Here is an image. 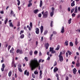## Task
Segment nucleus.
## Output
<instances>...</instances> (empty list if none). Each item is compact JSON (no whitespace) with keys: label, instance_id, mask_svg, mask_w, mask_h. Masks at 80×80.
Returning <instances> with one entry per match:
<instances>
[{"label":"nucleus","instance_id":"09e8293b","mask_svg":"<svg viewBox=\"0 0 80 80\" xmlns=\"http://www.w3.org/2000/svg\"><path fill=\"white\" fill-rule=\"evenodd\" d=\"M52 12H54V11L55 10V8L53 7H52Z\"/></svg>","mask_w":80,"mask_h":80},{"label":"nucleus","instance_id":"7ed1b4c3","mask_svg":"<svg viewBox=\"0 0 80 80\" xmlns=\"http://www.w3.org/2000/svg\"><path fill=\"white\" fill-rule=\"evenodd\" d=\"M54 48H52L50 47L49 48V52H51V53H56V52L55 51H54Z\"/></svg>","mask_w":80,"mask_h":80},{"label":"nucleus","instance_id":"aec40b11","mask_svg":"<svg viewBox=\"0 0 80 80\" xmlns=\"http://www.w3.org/2000/svg\"><path fill=\"white\" fill-rule=\"evenodd\" d=\"M12 71H9L8 74L9 77H11V76H12Z\"/></svg>","mask_w":80,"mask_h":80},{"label":"nucleus","instance_id":"412c9836","mask_svg":"<svg viewBox=\"0 0 80 80\" xmlns=\"http://www.w3.org/2000/svg\"><path fill=\"white\" fill-rule=\"evenodd\" d=\"M68 41H66L65 42V45L66 46H68Z\"/></svg>","mask_w":80,"mask_h":80},{"label":"nucleus","instance_id":"a19ab883","mask_svg":"<svg viewBox=\"0 0 80 80\" xmlns=\"http://www.w3.org/2000/svg\"><path fill=\"white\" fill-rule=\"evenodd\" d=\"M68 53L70 55H71L72 54V52H71L69 50H68Z\"/></svg>","mask_w":80,"mask_h":80},{"label":"nucleus","instance_id":"680f3d73","mask_svg":"<svg viewBox=\"0 0 80 80\" xmlns=\"http://www.w3.org/2000/svg\"><path fill=\"white\" fill-rule=\"evenodd\" d=\"M77 18H80V15H78L77 17Z\"/></svg>","mask_w":80,"mask_h":80},{"label":"nucleus","instance_id":"052dcab7","mask_svg":"<svg viewBox=\"0 0 80 80\" xmlns=\"http://www.w3.org/2000/svg\"><path fill=\"white\" fill-rule=\"evenodd\" d=\"M68 12H70V8L69 7L68 8Z\"/></svg>","mask_w":80,"mask_h":80},{"label":"nucleus","instance_id":"4be33fe9","mask_svg":"<svg viewBox=\"0 0 80 80\" xmlns=\"http://www.w3.org/2000/svg\"><path fill=\"white\" fill-rule=\"evenodd\" d=\"M20 38L21 39L23 38H24V34H22L21 35V36L20 37Z\"/></svg>","mask_w":80,"mask_h":80},{"label":"nucleus","instance_id":"bb28decb","mask_svg":"<svg viewBox=\"0 0 80 80\" xmlns=\"http://www.w3.org/2000/svg\"><path fill=\"white\" fill-rule=\"evenodd\" d=\"M17 2H18V5L19 6L20 4V1L19 0H17Z\"/></svg>","mask_w":80,"mask_h":80},{"label":"nucleus","instance_id":"ddd939ff","mask_svg":"<svg viewBox=\"0 0 80 80\" xmlns=\"http://www.w3.org/2000/svg\"><path fill=\"white\" fill-rule=\"evenodd\" d=\"M40 29H41V33H42L43 31V27L42 26H41L40 28Z\"/></svg>","mask_w":80,"mask_h":80},{"label":"nucleus","instance_id":"2eb2a0df","mask_svg":"<svg viewBox=\"0 0 80 80\" xmlns=\"http://www.w3.org/2000/svg\"><path fill=\"white\" fill-rule=\"evenodd\" d=\"M76 66L77 67H80V62H78V61H77V62L76 63Z\"/></svg>","mask_w":80,"mask_h":80},{"label":"nucleus","instance_id":"4468645a","mask_svg":"<svg viewBox=\"0 0 80 80\" xmlns=\"http://www.w3.org/2000/svg\"><path fill=\"white\" fill-rule=\"evenodd\" d=\"M58 69L57 68V67H55L53 70V72H56L57 71H58Z\"/></svg>","mask_w":80,"mask_h":80},{"label":"nucleus","instance_id":"de8ad7c7","mask_svg":"<svg viewBox=\"0 0 80 80\" xmlns=\"http://www.w3.org/2000/svg\"><path fill=\"white\" fill-rule=\"evenodd\" d=\"M75 15H76L74 13H73L72 14V17H75Z\"/></svg>","mask_w":80,"mask_h":80},{"label":"nucleus","instance_id":"5fc2aeb1","mask_svg":"<svg viewBox=\"0 0 80 80\" xmlns=\"http://www.w3.org/2000/svg\"><path fill=\"white\" fill-rule=\"evenodd\" d=\"M38 41H36V46H38Z\"/></svg>","mask_w":80,"mask_h":80},{"label":"nucleus","instance_id":"603ef678","mask_svg":"<svg viewBox=\"0 0 80 80\" xmlns=\"http://www.w3.org/2000/svg\"><path fill=\"white\" fill-rule=\"evenodd\" d=\"M20 22H19L18 23L17 26L18 27H20Z\"/></svg>","mask_w":80,"mask_h":80},{"label":"nucleus","instance_id":"cd10ccee","mask_svg":"<svg viewBox=\"0 0 80 80\" xmlns=\"http://www.w3.org/2000/svg\"><path fill=\"white\" fill-rule=\"evenodd\" d=\"M52 36H53V34H52L50 36V40H52Z\"/></svg>","mask_w":80,"mask_h":80},{"label":"nucleus","instance_id":"5701e85b","mask_svg":"<svg viewBox=\"0 0 80 80\" xmlns=\"http://www.w3.org/2000/svg\"><path fill=\"white\" fill-rule=\"evenodd\" d=\"M60 49V45H58L57 47V48H56V50H58Z\"/></svg>","mask_w":80,"mask_h":80},{"label":"nucleus","instance_id":"f3484780","mask_svg":"<svg viewBox=\"0 0 80 80\" xmlns=\"http://www.w3.org/2000/svg\"><path fill=\"white\" fill-rule=\"evenodd\" d=\"M75 1H73L71 3V7H73V6H75Z\"/></svg>","mask_w":80,"mask_h":80},{"label":"nucleus","instance_id":"4c0bfd02","mask_svg":"<svg viewBox=\"0 0 80 80\" xmlns=\"http://www.w3.org/2000/svg\"><path fill=\"white\" fill-rule=\"evenodd\" d=\"M23 51H22V50H20L19 51V54H22L23 53Z\"/></svg>","mask_w":80,"mask_h":80},{"label":"nucleus","instance_id":"c756f323","mask_svg":"<svg viewBox=\"0 0 80 80\" xmlns=\"http://www.w3.org/2000/svg\"><path fill=\"white\" fill-rule=\"evenodd\" d=\"M8 21V18H7L6 19V20L4 21V22H5V24H6L7 23V21Z\"/></svg>","mask_w":80,"mask_h":80},{"label":"nucleus","instance_id":"bf43d9fd","mask_svg":"<svg viewBox=\"0 0 80 80\" xmlns=\"http://www.w3.org/2000/svg\"><path fill=\"white\" fill-rule=\"evenodd\" d=\"M24 31H21L20 32V35H21L22 33H23Z\"/></svg>","mask_w":80,"mask_h":80},{"label":"nucleus","instance_id":"6e6552de","mask_svg":"<svg viewBox=\"0 0 80 80\" xmlns=\"http://www.w3.org/2000/svg\"><path fill=\"white\" fill-rule=\"evenodd\" d=\"M36 34H37V35H38L39 32V28H36Z\"/></svg>","mask_w":80,"mask_h":80},{"label":"nucleus","instance_id":"c9c22d12","mask_svg":"<svg viewBox=\"0 0 80 80\" xmlns=\"http://www.w3.org/2000/svg\"><path fill=\"white\" fill-rule=\"evenodd\" d=\"M54 12H53L52 11V12H51V14H50L51 17H52V16L53 15Z\"/></svg>","mask_w":80,"mask_h":80},{"label":"nucleus","instance_id":"f257e3e1","mask_svg":"<svg viewBox=\"0 0 80 80\" xmlns=\"http://www.w3.org/2000/svg\"><path fill=\"white\" fill-rule=\"evenodd\" d=\"M29 65L30 67H31L32 71H33L34 69H35L37 67H38L39 70H40V63L38 62L36 58H34L33 60L30 61Z\"/></svg>","mask_w":80,"mask_h":80},{"label":"nucleus","instance_id":"9d476101","mask_svg":"<svg viewBox=\"0 0 80 80\" xmlns=\"http://www.w3.org/2000/svg\"><path fill=\"white\" fill-rule=\"evenodd\" d=\"M45 46L46 47V49L48 48V47H49V44L48 43H47L45 44Z\"/></svg>","mask_w":80,"mask_h":80},{"label":"nucleus","instance_id":"39448f33","mask_svg":"<svg viewBox=\"0 0 80 80\" xmlns=\"http://www.w3.org/2000/svg\"><path fill=\"white\" fill-rule=\"evenodd\" d=\"M58 57H59V61H60L61 62H62L63 61V56H59Z\"/></svg>","mask_w":80,"mask_h":80},{"label":"nucleus","instance_id":"72a5a7b5","mask_svg":"<svg viewBox=\"0 0 80 80\" xmlns=\"http://www.w3.org/2000/svg\"><path fill=\"white\" fill-rule=\"evenodd\" d=\"M10 27H13V24H12V22H10L9 24Z\"/></svg>","mask_w":80,"mask_h":80},{"label":"nucleus","instance_id":"49530a36","mask_svg":"<svg viewBox=\"0 0 80 80\" xmlns=\"http://www.w3.org/2000/svg\"><path fill=\"white\" fill-rule=\"evenodd\" d=\"M66 57H68V53L67 52H66Z\"/></svg>","mask_w":80,"mask_h":80},{"label":"nucleus","instance_id":"6ab92c4d","mask_svg":"<svg viewBox=\"0 0 80 80\" xmlns=\"http://www.w3.org/2000/svg\"><path fill=\"white\" fill-rule=\"evenodd\" d=\"M38 9H36L33 11V12L34 13H35V14H37L38 12Z\"/></svg>","mask_w":80,"mask_h":80},{"label":"nucleus","instance_id":"393cba45","mask_svg":"<svg viewBox=\"0 0 80 80\" xmlns=\"http://www.w3.org/2000/svg\"><path fill=\"white\" fill-rule=\"evenodd\" d=\"M71 21H72L71 18H70L68 20V24H70V23H71Z\"/></svg>","mask_w":80,"mask_h":80},{"label":"nucleus","instance_id":"e433bc0d","mask_svg":"<svg viewBox=\"0 0 80 80\" xmlns=\"http://www.w3.org/2000/svg\"><path fill=\"white\" fill-rule=\"evenodd\" d=\"M53 21H52L51 22V27H53Z\"/></svg>","mask_w":80,"mask_h":80},{"label":"nucleus","instance_id":"58836bf2","mask_svg":"<svg viewBox=\"0 0 80 80\" xmlns=\"http://www.w3.org/2000/svg\"><path fill=\"white\" fill-rule=\"evenodd\" d=\"M24 59L26 60V62H28V58H27V57H25L24 58Z\"/></svg>","mask_w":80,"mask_h":80},{"label":"nucleus","instance_id":"338daca9","mask_svg":"<svg viewBox=\"0 0 80 80\" xmlns=\"http://www.w3.org/2000/svg\"><path fill=\"white\" fill-rule=\"evenodd\" d=\"M69 76L70 78H72V75H71L70 74H69Z\"/></svg>","mask_w":80,"mask_h":80},{"label":"nucleus","instance_id":"f8f14e48","mask_svg":"<svg viewBox=\"0 0 80 80\" xmlns=\"http://www.w3.org/2000/svg\"><path fill=\"white\" fill-rule=\"evenodd\" d=\"M78 39L76 38L75 39V44L76 45H77V44L78 43Z\"/></svg>","mask_w":80,"mask_h":80},{"label":"nucleus","instance_id":"0eeeda50","mask_svg":"<svg viewBox=\"0 0 80 80\" xmlns=\"http://www.w3.org/2000/svg\"><path fill=\"white\" fill-rule=\"evenodd\" d=\"M5 64H2V67L1 68L2 72H3L4 71V69L5 68Z\"/></svg>","mask_w":80,"mask_h":80},{"label":"nucleus","instance_id":"8fccbe9b","mask_svg":"<svg viewBox=\"0 0 80 80\" xmlns=\"http://www.w3.org/2000/svg\"><path fill=\"white\" fill-rule=\"evenodd\" d=\"M74 9H72L71 10V13H72L73 12V11H74Z\"/></svg>","mask_w":80,"mask_h":80},{"label":"nucleus","instance_id":"a211bd4d","mask_svg":"<svg viewBox=\"0 0 80 80\" xmlns=\"http://www.w3.org/2000/svg\"><path fill=\"white\" fill-rule=\"evenodd\" d=\"M13 51H14V49L12 47V49L10 50V52L11 53H13Z\"/></svg>","mask_w":80,"mask_h":80},{"label":"nucleus","instance_id":"37998d69","mask_svg":"<svg viewBox=\"0 0 80 80\" xmlns=\"http://www.w3.org/2000/svg\"><path fill=\"white\" fill-rule=\"evenodd\" d=\"M32 53H33V52L32 51H31L29 52V54L30 55H32Z\"/></svg>","mask_w":80,"mask_h":80},{"label":"nucleus","instance_id":"e2e57ef3","mask_svg":"<svg viewBox=\"0 0 80 80\" xmlns=\"http://www.w3.org/2000/svg\"><path fill=\"white\" fill-rule=\"evenodd\" d=\"M66 51L65 50H64L62 51V53L63 54H65V52H66Z\"/></svg>","mask_w":80,"mask_h":80},{"label":"nucleus","instance_id":"3c124183","mask_svg":"<svg viewBox=\"0 0 80 80\" xmlns=\"http://www.w3.org/2000/svg\"><path fill=\"white\" fill-rule=\"evenodd\" d=\"M32 78H35V76L33 74H32Z\"/></svg>","mask_w":80,"mask_h":80},{"label":"nucleus","instance_id":"9b49d317","mask_svg":"<svg viewBox=\"0 0 80 80\" xmlns=\"http://www.w3.org/2000/svg\"><path fill=\"white\" fill-rule=\"evenodd\" d=\"M64 27L63 26L62 27V28L61 29V33H64Z\"/></svg>","mask_w":80,"mask_h":80},{"label":"nucleus","instance_id":"f704fd0d","mask_svg":"<svg viewBox=\"0 0 80 80\" xmlns=\"http://www.w3.org/2000/svg\"><path fill=\"white\" fill-rule=\"evenodd\" d=\"M34 73L35 74V75H37V74H38V72L37 71H35L34 72Z\"/></svg>","mask_w":80,"mask_h":80},{"label":"nucleus","instance_id":"6e6d98bb","mask_svg":"<svg viewBox=\"0 0 80 80\" xmlns=\"http://www.w3.org/2000/svg\"><path fill=\"white\" fill-rule=\"evenodd\" d=\"M18 65V68H22V65L21 64H19Z\"/></svg>","mask_w":80,"mask_h":80},{"label":"nucleus","instance_id":"0e129e2a","mask_svg":"<svg viewBox=\"0 0 80 80\" xmlns=\"http://www.w3.org/2000/svg\"><path fill=\"white\" fill-rule=\"evenodd\" d=\"M39 78L40 79H42V76L39 75Z\"/></svg>","mask_w":80,"mask_h":80},{"label":"nucleus","instance_id":"a878e982","mask_svg":"<svg viewBox=\"0 0 80 80\" xmlns=\"http://www.w3.org/2000/svg\"><path fill=\"white\" fill-rule=\"evenodd\" d=\"M10 14L11 15H13V14H14V12L12 10H11Z\"/></svg>","mask_w":80,"mask_h":80},{"label":"nucleus","instance_id":"ea45409f","mask_svg":"<svg viewBox=\"0 0 80 80\" xmlns=\"http://www.w3.org/2000/svg\"><path fill=\"white\" fill-rule=\"evenodd\" d=\"M20 50L19 49H18L16 51V53H18L20 52Z\"/></svg>","mask_w":80,"mask_h":80},{"label":"nucleus","instance_id":"c85d7f7f","mask_svg":"<svg viewBox=\"0 0 80 80\" xmlns=\"http://www.w3.org/2000/svg\"><path fill=\"white\" fill-rule=\"evenodd\" d=\"M47 33H48V31L47 30L45 31L44 32V35H47Z\"/></svg>","mask_w":80,"mask_h":80},{"label":"nucleus","instance_id":"b1692460","mask_svg":"<svg viewBox=\"0 0 80 80\" xmlns=\"http://www.w3.org/2000/svg\"><path fill=\"white\" fill-rule=\"evenodd\" d=\"M42 1L41 0L40 1V7H42Z\"/></svg>","mask_w":80,"mask_h":80},{"label":"nucleus","instance_id":"423d86ee","mask_svg":"<svg viewBox=\"0 0 80 80\" xmlns=\"http://www.w3.org/2000/svg\"><path fill=\"white\" fill-rule=\"evenodd\" d=\"M32 0H30L29 1V3L28 5V7H30V6H32V3H31V2H32Z\"/></svg>","mask_w":80,"mask_h":80},{"label":"nucleus","instance_id":"dca6fc26","mask_svg":"<svg viewBox=\"0 0 80 80\" xmlns=\"http://www.w3.org/2000/svg\"><path fill=\"white\" fill-rule=\"evenodd\" d=\"M73 73L74 74H76V72H77V69L76 68H74L73 70Z\"/></svg>","mask_w":80,"mask_h":80},{"label":"nucleus","instance_id":"c03bdc74","mask_svg":"<svg viewBox=\"0 0 80 80\" xmlns=\"http://www.w3.org/2000/svg\"><path fill=\"white\" fill-rule=\"evenodd\" d=\"M57 65V61H55L54 63L53 66H56Z\"/></svg>","mask_w":80,"mask_h":80},{"label":"nucleus","instance_id":"20e7f679","mask_svg":"<svg viewBox=\"0 0 80 80\" xmlns=\"http://www.w3.org/2000/svg\"><path fill=\"white\" fill-rule=\"evenodd\" d=\"M24 74L25 75H26L27 76H29V72H27V70H26L24 72Z\"/></svg>","mask_w":80,"mask_h":80},{"label":"nucleus","instance_id":"4d7b16f0","mask_svg":"<svg viewBox=\"0 0 80 80\" xmlns=\"http://www.w3.org/2000/svg\"><path fill=\"white\" fill-rule=\"evenodd\" d=\"M52 33L54 35H56L57 34V32L54 31Z\"/></svg>","mask_w":80,"mask_h":80},{"label":"nucleus","instance_id":"f03ea898","mask_svg":"<svg viewBox=\"0 0 80 80\" xmlns=\"http://www.w3.org/2000/svg\"><path fill=\"white\" fill-rule=\"evenodd\" d=\"M41 13L43 15V18H44L48 17V11H46L44 12V11H43Z\"/></svg>","mask_w":80,"mask_h":80},{"label":"nucleus","instance_id":"79ce46f5","mask_svg":"<svg viewBox=\"0 0 80 80\" xmlns=\"http://www.w3.org/2000/svg\"><path fill=\"white\" fill-rule=\"evenodd\" d=\"M29 25L31 27V28H32V23L30 22L29 24Z\"/></svg>","mask_w":80,"mask_h":80},{"label":"nucleus","instance_id":"a18cd8bd","mask_svg":"<svg viewBox=\"0 0 80 80\" xmlns=\"http://www.w3.org/2000/svg\"><path fill=\"white\" fill-rule=\"evenodd\" d=\"M39 73H40L39 75H42V70H40V71Z\"/></svg>","mask_w":80,"mask_h":80},{"label":"nucleus","instance_id":"7c9ffc66","mask_svg":"<svg viewBox=\"0 0 80 80\" xmlns=\"http://www.w3.org/2000/svg\"><path fill=\"white\" fill-rule=\"evenodd\" d=\"M18 71L20 72H22V68H18Z\"/></svg>","mask_w":80,"mask_h":80},{"label":"nucleus","instance_id":"69168bd1","mask_svg":"<svg viewBox=\"0 0 80 80\" xmlns=\"http://www.w3.org/2000/svg\"><path fill=\"white\" fill-rule=\"evenodd\" d=\"M68 79H69L68 77L67 76V77L66 78V80H68Z\"/></svg>","mask_w":80,"mask_h":80},{"label":"nucleus","instance_id":"13d9d810","mask_svg":"<svg viewBox=\"0 0 80 80\" xmlns=\"http://www.w3.org/2000/svg\"><path fill=\"white\" fill-rule=\"evenodd\" d=\"M34 54H37V53H38V52H37V51H35L34 52Z\"/></svg>","mask_w":80,"mask_h":80},{"label":"nucleus","instance_id":"1a4fd4ad","mask_svg":"<svg viewBox=\"0 0 80 80\" xmlns=\"http://www.w3.org/2000/svg\"><path fill=\"white\" fill-rule=\"evenodd\" d=\"M78 12V7L77 6H76L75 8V11L74 12V13H76L77 12Z\"/></svg>","mask_w":80,"mask_h":80},{"label":"nucleus","instance_id":"864d4df0","mask_svg":"<svg viewBox=\"0 0 80 80\" xmlns=\"http://www.w3.org/2000/svg\"><path fill=\"white\" fill-rule=\"evenodd\" d=\"M38 17L40 18L42 17V14L39 13L38 15Z\"/></svg>","mask_w":80,"mask_h":80},{"label":"nucleus","instance_id":"2f4dec72","mask_svg":"<svg viewBox=\"0 0 80 80\" xmlns=\"http://www.w3.org/2000/svg\"><path fill=\"white\" fill-rule=\"evenodd\" d=\"M70 45L71 46V47H73V42H70Z\"/></svg>","mask_w":80,"mask_h":80},{"label":"nucleus","instance_id":"774afa93","mask_svg":"<svg viewBox=\"0 0 80 80\" xmlns=\"http://www.w3.org/2000/svg\"><path fill=\"white\" fill-rule=\"evenodd\" d=\"M56 77H57V78H58V74H56Z\"/></svg>","mask_w":80,"mask_h":80},{"label":"nucleus","instance_id":"473e14b6","mask_svg":"<svg viewBox=\"0 0 80 80\" xmlns=\"http://www.w3.org/2000/svg\"><path fill=\"white\" fill-rule=\"evenodd\" d=\"M62 52H60L59 55H58V57H62Z\"/></svg>","mask_w":80,"mask_h":80}]
</instances>
